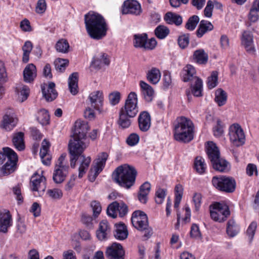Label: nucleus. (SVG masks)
Returning <instances> with one entry per match:
<instances>
[{
  "label": "nucleus",
  "mask_w": 259,
  "mask_h": 259,
  "mask_svg": "<svg viewBox=\"0 0 259 259\" xmlns=\"http://www.w3.org/2000/svg\"><path fill=\"white\" fill-rule=\"evenodd\" d=\"M89 129L90 126L87 122L80 120L76 121L72 130V139L68 144L70 155V166L72 168L75 167L76 161L80 157L79 178H81L85 174L91 161L90 157H85L82 155L89 144L87 139V133Z\"/></svg>",
  "instance_id": "nucleus-1"
},
{
  "label": "nucleus",
  "mask_w": 259,
  "mask_h": 259,
  "mask_svg": "<svg viewBox=\"0 0 259 259\" xmlns=\"http://www.w3.org/2000/svg\"><path fill=\"white\" fill-rule=\"evenodd\" d=\"M84 21L87 32L92 38L99 40L106 35L108 27L102 15L90 12L85 15Z\"/></svg>",
  "instance_id": "nucleus-2"
},
{
  "label": "nucleus",
  "mask_w": 259,
  "mask_h": 259,
  "mask_svg": "<svg viewBox=\"0 0 259 259\" xmlns=\"http://www.w3.org/2000/svg\"><path fill=\"white\" fill-rule=\"evenodd\" d=\"M137 175V171L134 167L125 164L115 169L112 178L120 186L128 189L135 184Z\"/></svg>",
  "instance_id": "nucleus-3"
},
{
  "label": "nucleus",
  "mask_w": 259,
  "mask_h": 259,
  "mask_svg": "<svg viewBox=\"0 0 259 259\" xmlns=\"http://www.w3.org/2000/svg\"><path fill=\"white\" fill-rule=\"evenodd\" d=\"M174 138L180 142L189 143L194 138V125L192 121L185 117L177 118L175 124Z\"/></svg>",
  "instance_id": "nucleus-4"
},
{
  "label": "nucleus",
  "mask_w": 259,
  "mask_h": 259,
  "mask_svg": "<svg viewBox=\"0 0 259 259\" xmlns=\"http://www.w3.org/2000/svg\"><path fill=\"white\" fill-rule=\"evenodd\" d=\"M4 153L0 152V176L8 175L13 172L18 161L17 154L11 148H3Z\"/></svg>",
  "instance_id": "nucleus-5"
},
{
  "label": "nucleus",
  "mask_w": 259,
  "mask_h": 259,
  "mask_svg": "<svg viewBox=\"0 0 259 259\" xmlns=\"http://www.w3.org/2000/svg\"><path fill=\"white\" fill-rule=\"evenodd\" d=\"M206 153L215 170L220 172H227L229 170V163L220 157L219 150L212 142H208Z\"/></svg>",
  "instance_id": "nucleus-6"
},
{
  "label": "nucleus",
  "mask_w": 259,
  "mask_h": 259,
  "mask_svg": "<svg viewBox=\"0 0 259 259\" xmlns=\"http://www.w3.org/2000/svg\"><path fill=\"white\" fill-rule=\"evenodd\" d=\"M133 226L140 231H145L143 237L146 239L149 238L153 234L152 229L149 226L148 219L147 214L141 210H136L131 218Z\"/></svg>",
  "instance_id": "nucleus-7"
},
{
  "label": "nucleus",
  "mask_w": 259,
  "mask_h": 259,
  "mask_svg": "<svg viewBox=\"0 0 259 259\" xmlns=\"http://www.w3.org/2000/svg\"><path fill=\"white\" fill-rule=\"evenodd\" d=\"M211 182L213 186L221 191L232 193L235 190L236 182L232 177H213Z\"/></svg>",
  "instance_id": "nucleus-8"
},
{
  "label": "nucleus",
  "mask_w": 259,
  "mask_h": 259,
  "mask_svg": "<svg viewBox=\"0 0 259 259\" xmlns=\"http://www.w3.org/2000/svg\"><path fill=\"white\" fill-rule=\"evenodd\" d=\"M209 207L210 217L215 222H223L230 215L229 206L225 203L215 202Z\"/></svg>",
  "instance_id": "nucleus-9"
},
{
  "label": "nucleus",
  "mask_w": 259,
  "mask_h": 259,
  "mask_svg": "<svg viewBox=\"0 0 259 259\" xmlns=\"http://www.w3.org/2000/svg\"><path fill=\"white\" fill-rule=\"evenodd\" d=\"M137 103L136 94L135 92H131L125 100L124 106L120 109V112L126 115L128 117L134 118L139 112Z\"/></svg>",
  "instance_id": "nucleus-10"
},
{
  "label": "nucleus",
  "mask_w": 259,
  "mask_h": 259,
  "mask_svg": "<svg viewBox=\"0 0 259 259\" xmlns=\"http://www.w3.org/2000/svg\"><path fill=\"white\" fill-rule=\"evenodd\" d=\"M37 172L34 174L31 178L30 182V187L31 191L33 192H37V194L34 193L36 196H42L46 189V179L42 175Z\"/></svg>",
  "instance_id": "nucleus-11"
},
{
  "label": "nucleus",
  "mask_w": 259,
  "mask_h": 259,
  "mask_svg": "<svg viewBox=\"0 0 259 259\" xmlns=\"http://www.w3.org/2000/svg\"><path fill=\"white\" fill-rule=\"evenodd\" d=\"M108 157V155L106 152H102L98 155L93 167L91 168L88 176V179L90 182H94L98 175L102 171Z\"/></svg>",
  "instance_id": "nucleus-12"
},
{
  "label": "nucleus",
  "mask_w": 259,
  "mask_h": 259,
  "mask_svg": "<svg viewBox=\"0 0 259 259\" xmlns=\"http://www.w3.org/2000/svg\"><path fill=\"white\" fill-rule=\"evenodd\" d=\"M229 136L231 143L235 146L242 145L245 142V135L240 125L232 124L229 128Z\"/></svg>",
  "instance_id": "nucleus-13"
},
{
  "label": "nucleus",
  "mask_w": 259,
  "mask_h": 259,
  "mask_svg": "<svg viewBox=\"0 0 259 259\" xmlns=\"http://www.w3.org/2000/svg\"><path fill=\"white\" fill-rule=\"evenodd\" d=\"M155 38L148 40L147 34H138L134 35V46L136 48H142L146 50H153L156 46Z\"/></svg>",
  "instance_id": "nucleus-14"
},
{
  "label": "nucleus",
  "mask_w": 259,
  "mask_h": 259,
  "mask_svg": "<svg viewBox=\"0 0 259 259\" xmlns=\"http://www.w3.org/2000/svg\"><path fill=\"white\" fill-rule=\"evenodd\" d=\"M92 106L100 113L107 112V109L103 106L104 97L103 93L100 91H95L89 96Z\"/></svg>",
  "instance_id": "nucleus-15"
},
{
  "label": "nucleus",
  "mask_w": 259,
  "mask_h": 259,
  "mask_svg": "<svg viewBox=\"0 0 259 259\" xmlns=\"http://www.w3.org/2000/svg\"><path fill=\"white\" fill-rule=\"evenodd\" d=\"M105 253L109 259H124V249L121 244L117 243H113L108 247Z\"/></svg>",
  "instance_id": "nucleus-16"
},
{
  "label": "nucleus",
  "mask_w": 259,
  "mask_h": 259,
  "mask_svg": "<svg viewBox=\"0 0 259 259\" xmlns=\"http://www.w3.org/2000/svg\"><path fill=\"white\" fill-rule=\"evenodd\" d=\"M141 12V6L139 3L135 0L125 1L122 7L123 14L139 15Z\"/></svg>",
  "instance_id": "nucleus-17"
},
{
  "label": "nucleus",
  "mask_w": 259,
  "mask_h": 259,
  "mask_svg": "<svg viewBox=\"0 0 259 259\" xmlns=\"http://www.w3.org/2000/svg\"><path fill=\"white\" fill-rule=\"evenodd\" d=\"M18 118L14 113L7 112L4 116L0 127L6 131H10L16 126Z\"/></svg>",
  "instance_id": "nucleus-18"
},
{
  "label": "nucleus",
  "mask_w": 259,
  "mask_h": 259,
  "mask_svg": "<svg viewBox=\"0 0 259 259\" xmlns=\"http://www.w3.org/2000/svg\"><path fill=\"white\" fill-rule=\"evenodd\" d=\"M241 45L249 54L254 55L256 50L253 44V35L249 32L245 31L242 34Z\"/></svg>",
  "instance_id": "nucleus-19"
},
{
  "label": "nucleus",
  "mask_w": 259,
  "mask_h": 259,
  "mask_svg": "<svg viewBox=\"0 0 259 259\" xmlns=\"http://www.w3.org/2000/svg\"><path fill=\"white\" fill-rule=\"evenodd\" d=\"M12 225V219L9 210L0 211V232L6 233L8 229Z\"/></svg>",
  "instance_id": "nucleus-20"
},
{
  "label": "nucleus",
  "mask_w": 259,
  "mask_h": 259,
  "mask_svg": "<svg viewBox=\"0 0 259 259\" xmlns=\"http://www.w3.org/2000/svg\"><path fill=\"white\" fill-rule=\"evenodd\" d=\"M111 227L106 220H102L99 223V228L96 231V236L100 241L106 240L110 236Z\"/></svg>",
  "instance_id": "nucleus-21"
},
{
  "label": "nucleus",
  "mask_w": 259,
  "mask_h": 259,
  "mask_svg": "<svg viewBox=\"0 0 259 259\" xmlns=\"http://www.w3.org/2000/svg\"><path fill=\"white\" fill-rule=\"evenodd\" d=\"M151 116L147 111L141 112L138 117L140 130L144 132L148 131L151 126Z\"/></svg>",
  "instance_id": "nucleus-22"
},
{
  "label": "nucleus",
  "mask_w": 259,
  "mask_h": 259,
  "mask_svg": "<svg viewBox=\"0 0 259 259\" xmlns=\"http://www.w3.org/2000/svg\"><path fill=\"white\" fill-rule=\"evenodd\" d=\"M195 67L190 64H187L183 69L181 72V76L184 82H192L195 78H199L196 75Z\"/></svg>",
  "instance_id": "nucleus-23"
},
{
  "label": "nucleus",
  "mask_w": 259,
  "mask_h": 259,
  "mask_svg": "<svg viewBox=\"0 0 259 259\" xmlns=\"http://www.w3.org/2000/svg\"><path fill=\"white\" fill-rule=\"evenodd\" d=\"M37 75L35 66L30 63L28 64L23 71L24 80L26 82L31 83L33 81Z\"/></svg>",
  "instance_id": "nucleus-24"
},
{
  "label": "nucleus",
  "mask_w": 259,
  "mask_h": 259,
  "mask_svg": "<svg viewBox=\"0 0 259 259\" xmlns=\"http://www.w3.org/2000/svg\"><path fill=\"white\" fill-rule=\"evenodd\" d=\"M69 167H62V168L55 167L53 179L56 184L62 183L65 179L68 173Z\"/></svg>",
  "instance_id": "nucleus-25"
},
{
  "label": "nucleus",
  "mask_w": 259,
  "mask_h": 259,
  "mask_svg": "<svg viewBox=\"0 0 259 259\" xmlns=\"http://www.w3.org/2000/svg\"><path fill=\"white\" fill-rule=\"evenodd\" d=\"M192 58L195 63L200 65L206 64L208 60V54L202 49L195 51Z\"/></svg>",
  "instance_id": "nucleus-26"
},
{
  "label": "nucleus",
  "mask_w": 259,
  "mask_h": 259,
  "mask_svg": "<svg viewBox=\"0 0 259 259\" xmlns=\"http://www.w3.org/2000/svg\"><path fill=\"white\" fill-rule=\"evenodd\" d=\"M24 134L20 132L14 134L12 142L15 147L19 151H22L25 149Z\"/></svg>",
  "instance_id": "nucleus-27"
},
{
  "label": "nucleus",
  "mask_w": 259,
  "mask_h": 259,
  "mask_svg": "<svg viewBox=\"0 0 259 259\" xmlns=\"http://www.w3.org/2000/svg\"><path fill=\"white\" fill-rule=\"evenodd\" d=\"M213 26L211 23L207 20H201L196 32L198 37H201L207 32L212 30Z\"/></svg>",
  "instance_id": "nucleus-28"
},
{
  "label": "nucleus",
  "mask_w": 259,
  "mask_h": 259,
  "mask_svg": "<svg viewBox=\"0 0 259 259\" xmlns=\"http://www.w3.org/2000/svg\"><path fill=\"white\" fill-rule=\"evenodd\" d=\"M164 20L168 24H175L177 26H180L183 22L182 17L180 15L171 12L165 14Z\"/></svg>",
  "instance_id": "nucleus-29"
},
{
  "label": "nucleus",
  "mask_w": 259,
  "mask_h": 259,
  "mask_svg": "<svg viewBox=\"0 0 259 259\" xmlns=\"http://www.w3.org/2000/svg\"><path fill=\"white\" fill-rule=\"evenodd\" d=\"M78 75L77 72L72 73L68 78V88L71 94L75 95L78 93Z\"/></svg>",
  "instance_id": "nucleus-30"
},
{
  "label": "nucleus",
  "mask_w": 259,
  "mask_h": 259,
  "mask_svg": "<svg viewBox=\"0 0 259 259\" xmlns=\"http://www.w3.org/2000/svg\"><path fill=\"white\" fill-rule=\"evenodd\" d=\"M190 87L192 94L197 97L202 96L203 82L201 78H195V80L193 81Z\"/></svg>",
  "instance_id": "nucleus-31"
},
{
  "label": "nucleus",
  "mask_w": 259,
  "mask_h": 259,
  "mask_svg": "<svg viewBox=\"0 0 259 259\" xmlns=\"http://www.w3.org/2000/svg\"><path fill=\"white\" fill-rule=\"evenodd\" d=\"M150 189L151 185L148 182H145L140 186L138 194V199L141 202L143 203H146L147 196L150 192Z\"/></svg>",
  "instance_id": "nucleus-32"
},
{
  "label": "nucleus",
  "mask_w": 259,
  "mask_h": 259,
  "mask_svg": "<svg viewBox=\"0 0 259 259\" xmlns=\"http://www.w3.org/2000/svg\"><path fill=\"white\" fill-rule=\"evenodd\" d=\"M140 85L145 99L147 102H151L152 100L154 95L153 88L149 84L142 80L140 82Z\"/></svg>",
  "instance_id": "nucleus-33"
},
{
  "label": "nucleus",
  "mask_w": 259,
  "mask_h": 259,
  "mask_svg": "<svg viewBox=\"0 0 259 259\" xmlns=\"http://www.w3.org/2000/svg\"><path fill=\"white\" fill-rule=\"evenodd\" d=\"M128 231L126 227L123 224L116 225V229L114 236L116 239L120 240H123L128 236Z\"/></svg>",
  "instance_id": "nucleus-34"
},
{
  "label": "nucleus",
  "mask_w": 259,
  "mask_h": 259,
  "mask_svg": "<svg viewBox=\"0 0 259 259\" xmlns=\"http://www.w3.org/2000/svg\"><path fill=\"white\" fill-rule=\"evenodd\" d=\"M15 91L22 102L26 100L29 95V88L23 84H17Z\"/></svg>",
  "instance_id": "nucleus-35"
},
{
  "label": "nucleus",
  "mask_w": 259,
  "mask_h": 259,
  "mask_svg": "<svg viewBox=\"0 0 259 259\" xmlns=\"http://www.w3.org/2000/svg\"><path fill=\"white\" fill-rule=\"evenodd\" d=\"M160 70L156 68H152L147 74V79L153 84L157 83L160 80Z\"/></svg>",
  "instance_id": "nucleus-36"
},
{
  "label": "nucleus",
  "mask_w": 259,
  "mask_h": 259,
  "mask_svg": "<svg viewBox=\"0 0 259 259\" xmlns=\"http://www.w3.org/2000/svg\"><path fill=\"white\" fill-rule=\"evenodd\" d=\"M227 93L222 89H218L215 92L214 101L219 106L224 105L227 102Z\"/></svg>",
  "instance_id": "nucleus-37"
},
{
  "label": "nucleus",
  "mask_w": 259,
  "mask_h": 259,
  "mask_svg": "<svg viewBox=\"0 0 259 259\" xmlns=\"http://www.w3.org/2000/svg\"><path fill=\"white\" fill-rule=\"evenodd\" d=\"M239 231V227L234 220H230L227 223V233L230 237L236 236Z\"/></svg>",
  "instance_id": "nucleus-38"
},
{
  "label": "nucleus",
  "mask_w": 259,
  "mask_h": 259,
  "mask_svg": "<svg viewBox=\"0 0 259 259\" xmlns=\"http://www.w3.org/2000/svg\"><path fill=\"white\" fill-rule=\"evenodd\" d=\"M194 168L199 174H203L206 169L204 159L201 156H197L194 161Z\"/></svg>",
  "instance_id": "nucleus-39"
},
{
  "label": "nucleus",
  "mask_w": 259,
  "mask_h": 259,
  "mask_svg": "<svg viewBox=\"0 0 259 259\" xmlns=\"http://www.w3.org/2000/svg\"><path fill=\"white\" fill-rule=\"evenodd\" d=\"M33 45L30 41H26L22 47L23 52L22 61L24 63L28 62L29 54L32 51Z\"/></svg>",
  "instance_id": "nucleus-40"
},
{
  "label": "nucleus",
  "mask_w": 259,
  "mask_h": 259,
  "mask_svg": "<svg viewBox=\"0 0 259 259\" xmlns=\"http://www.w3.org/2000/svg\"><path fill=\"white\" fill-rule=\"evenodd\" d=\"M37 119L42 125L49 123L50 115L47 110L41 109L38 112Z\"/></svg>",
  "instance_id": "nucleus-41"
},
{
  "label": "nucleus",
  "mask_w": 259,
  "mask_h": 259,
  "mask_svg": "<svg viewBox=\"0 0 259 259\" xmlns=\"http://www.w3.org/2000/svg\"><path fill=\"white\" fill-rule=\"evenodd\" d=\"M131 118L119 111V118L118 123L122 128H128L132 123L130 119Z\"/></svg>",
  "instance_id": "nucleus-42"
},
{
  "label": "nucleus",
  "mask_w": 259,
  "mask_h": 259,
  "mask_svg": "<svg viewBox=\"0 0 259 259\" xmlns=\"http://www.w3.org/2000/svg\"><path fill=\"white\" fill-rule=\"evenodd\" d=\"M69 61L67 59L58 58L54 62L55 69L57 71L62 72L68 65Z\"/></svg>",
  "instance_id": "nucleus-43"
},
{
  "label": "nucleus",
  "mask_w": 259,
  "mask_h": 259,
  "mask_svg": "<svg viewBox=\"0 0 259 259\" xmlns=\"http://www.w3.org/2000/svg\"><path fill=\"white\" fill-rule=\"evenodd\" d=\"M55 48L58 52L66 53L68 52L69 45L67 40L61 39L57 41Z\"/></svg>",
  "instance_id": "nucleus-44"
},
{
  "label": "nucleus",
  "mask_w": 259,
  "mask_h": 259,
  "mask_svg": "<svg viewBox=\"0 0 259 259\" xmlns=\"http://www.w3.org/2000/svg\"><path fill=\"white\" fill-rule=\"evenodd\" d=\"M169 33L168 28L164 25H159L155 30L156 36L160 39H163L168 35Z\"/></svg>",
  "instance_id": "nucleus-45"
},
{
  "label": "nucleus",
  "mask_w": 259,
  "mask_h": 259,
  "mask_svg": "<svg viewBox=\"0 0 259 259\" xmlns=\"http://www.w3.org/2000/svg\"><path fill=\"white\" fill-rule=\"evenodd\" d=\"M199 21V18L197 15L190 17L188 20L185 27L187 29L192 31L194 30Z\"/></svg>",
  "instance_id": "nucleus-46"
},
{
  "label": "nucleus",
  "mask_w": 259,
  "mask_h": 259,
  "mask_svg": "<svg viewBox=\"0 0 259 259\" xmlns=\"http://www.w3.org/2000/svg\"><path fill=\"white\" fill-rule=\"evenodd\" d=\"M118 202L114 201L109 205L107 209V214L112 218L117 217Z\"/></svg>",
  "instance_id": "nucleus-47"
},
{
  "label": "nucleus",
  "mask_w": 259,
  "mask_h": 259,
  "mask_svg": "<svg viewBox=\"0 0 259 259\" xmlns=\"http://www.w3.org/2000/svg\"><path fill=\"white\" fill-rule=\"evenodd\" d=\"M218 73L217 71H212L210 76L207 78V85L209 89L217 86L218 83Z\"/></svg>",
  "instance_id": "nucleus-48"
},
{
  "label": "nucleus",
  "mask_w": 259,
  "mask_h": 259,
  "mask_svg": "<svg viewBox=\"0 0 259 259\" xmlns=\"http://www.w3.org/2000/svg\"><path fill=\"white\" fill-rule=\"evenodd\" d=\"M42 92L44 97L48 102H51L55 100L57 96L58 93L56 90H48L46 91L45 89H42Z\"/></svg>",
  "instance_id": "nucleus-49"
},
{
  "label": "nucleus",
  "mask_w": 259,
  "mask_h": 259,
  "mask_svg": "<svg viewBox=\"0 0 259 259\" xmlns=\"http://www.w3.org/2000/svg\"><path fill=\"white\" fill-rule=\"evenodd\" d=\"M190 34L189 33L184 34L179 36L178 44L180 47L183 49L186 48L189 43Z\"/></svg>",
  "instance_id": "nucleus-50"
},
{
  "label": "nucleus",
  "mask_w": 259,
  "mask_h": 259,
  "mask_svg": "<svg viewBox=\"0 0 259 259\" xmlns=\"http://www.w3.org/2000/svg\"><path fill=\"white\" fill-rule=\"evenodd\" d=\"M90 205L92 208L93 217L95 218H97L102 210V207L100 203L98 201L94 200L91 202Z\"/></svg>",
  "instance_id": "nucleus-51"
},
{
  "label": "nucleus",
  "mask_w": 259,
  "mask_h": 259,
  "mask_svg": "<svg viewBox=\"0 0 259 259\" xmlns=\"http://www.w3.org/2000/svg\"><path fill=\"white\" fill-rule=\"evenodd\" d=\"M47 194L50 197L54 199H59L63 196L62 191L57 188L49 189L47 192Z\"/></svg>",
  "instance_id": "nucleus-52"
},
{
  "label": "nucleus",
  "mask_w": 259,
  "mask_h": 259,
  "mask_svg": "<svg viewBox=\"0 0 259 259\" xmlns=\"http://www.w3.org/2000/svg\"><path fill=\"white\" fill-rule=\"evenodd\" d=\"M120 100V94L118 92L111 93L109 95L110 103L112 105L117 104Z\"/></svg>",
  "instance_id": "nucleus-53"
},
{
  "label": "nucleus",
  "mask_w": 259,
  "mask_h": 259,
  "mask_svg": "<svg viewBox=\"0 0 259 259\" xmlns=\"http://www.w3.org/2000/svg\"><path fill=\"white\" fill-rule=\"evenodd\" d=\"M257 228V223L255 222H252L249 226L247 231L246 234L248 236L250 241H251L253 238L256 229Z\"/></svg>",
  "instance_id": "nucleus-54"
},
{
  "label": "nucleus",
  "mask_w": 259,
  "mask_h": 259,
  "mask_svg": "<svg viewBox=\"0 0 259 259\" xmlns=\"http://www.w3.org/2000/svg\"><path fill=\"white\" fill-rule=\"evenodd\" d=\"M47 9V4L45 0H38L35 7V12L37 14H43Z\"/></svg>",
  "instance_id": "nucleus-55"
},
{
  "label": "nucleus",
  "mask_w": 259,
  "mask_h": 259,
  "mask_svg": "<svg viewBox=\"0 0 259 259\" xmlns=\"http://www.w3.org/2000/svg\"><path fill=\"white\" fill-rule=\"evenodd\" d=\"M258 12L259 11L251 8L248 15V18L250 21V23H255L258 20L259 18L258 15ZM250 25L251 24L249 23V25L250 26Z\"/></svg>",
  "instance_id": "nucleus-56"
},
{
  "label": "nucleus",
  "mask_w": 259,
  "mask_h": 259,
  "mask_svg": "<svg viewBox=\"0 0 259 259\" xmlns=\"http://www.w3.org/2000/svg\"><path fill=\"white\" fill-rule=\"evenodd\" d=\"M50 146V143L46 139H44L42 142L41 147L39 152L41 158H43L44 156H47Z\"/></svg>",
  "instance_id": "nucleus-57"
},
{
  "label": "nucleus",
  "mask_w": 259,
  "mask_h": 259,
  "mask_svg": "<svg viewBox=\"0 0 259 259\" xmlns=\"http://www.w3.org/2000/svg\"><path fill=\"white\" fill-rule=\"evenodd\" d=\"M190 236L191 237L195 239H199L201 238V234L198 226L193 224L191 228Z\"/></svg>",
  "instance_id": "nucleus-58"
},
{
  "label": "nucleus",
  "mask_w": 259,
  "mask_h": 259,
  "mask_svg": "<svg viewBox=\"0 0 259 259\" xmlns=\"http://www.w3.org/2000/svg\"><path fill=\"white\" fill-rule=\"evenodd\" d=\"M155 195V202L157 204H161L162 203L166 195V191L163 189H159L156 192Z\"/></svg>",
  "instance_id": "nucleus-59"
},
{
  "label": "nucleus",
  "mask_w": 259,
  "mask_h": 259,
  "mask_svg": "<svg viewBox=\"0 0 259 259\" xmlns=\"http://www.w3.org/2000/svg\"><path fill=\"white\" fill-rule=\"evenodd\" d=\"M127 144L131 146L136 145L139 141V136L135 133L131 134L126 139Z\"/></svg>",
  "instance_id": "nucleus-60"
},
{
  "label": "nucleus",
  "mask_w": 259,
  "mask_h": 259,
  "mask_svg": "<svg viewBox=\"0 0 259 259\" xmlns=\"http://www.w3.org/2000/svg\"><path fill=\"white\" fill-rule=\"evenodd\" d=\"M93 218L87 214H82L81 217V222L83 224L86 225L89 228H93V224L92 223Z\"/></svg>",
  "instance_id": "nucleus-61"
},
{
  "label": "nucleus",
  "mask_w": 259,
  "mask_h": 259,
  "mask_svg": "<svg viewBox=\"0 0 259 259\" xmlns=\"http://www.w3.org/2000/svg\"><path fill=\"white\" fill-rule=\"evenodd\" d=\"M213 7L214 6L212 2L211 1H208L207 2V5L204 10V14L205 16L208 18L211 17Z\"/></svg>",
  "instance_id": "nucleus-62"
},
{
  "label": "nucleus",
  "mask_w": 259,
  "mask_h": 259,
  "mask_svg": "<svg viewBox=\"0 0 259 259\" xmlns=\"http://www.w3.org/2000/svg\"><path fill=\"white\" fill-rule=\"evenodd\" d=\"M117 210L119 217H123L127 214L128 212V207L123 202H118Z\"/></svg>",
  "instance_id": "nucleus-63"
},
{
  "label": "nucleus",
  "mask_w": 259,
  "mask_h": 259,
  "mask_svg": "<svg viewBox=\"0 0 259 259\" xmlns=\"http://www.w3.org/2000/svg\"><path fill=\"white\" fill-rule=\"evenodd\" d=\"M213 132L214 136L217 137L222 136L224 133L223 127L220 119L217 120V125L213 128Z\"/></svg>",
  "instance_id": "nucleus-64"
}]
</instances>
